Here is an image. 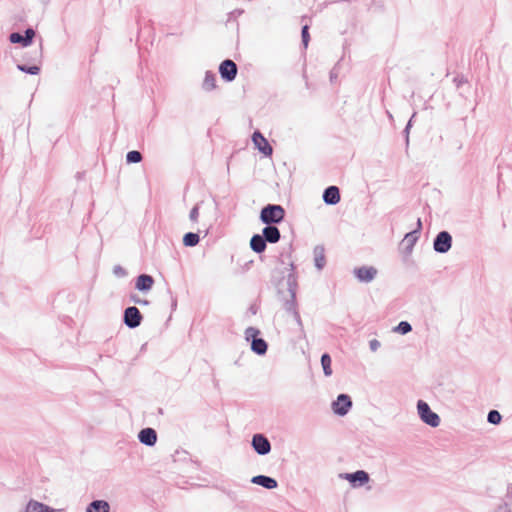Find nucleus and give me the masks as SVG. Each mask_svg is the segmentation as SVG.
I'll return each instance as SVG.
<instances>
[{
    "mask_svg": "<svg viewBox=\"0 0 512 512\" xmlns=\"http://www.w3.org/2000/svg\"><path fill=\"white\" fill-rule=\"evenodd\" d=\"M176 305H177L176 300H173V301H172V309H174V308L176 307Z\"/></svg>",
    "mask_w": 512,
    "mask_h": 512,
    "instance_id": "obj_44",
    "label": "nucleus"
},
{
    "mask_svg": "<svg viewBox=\"0 0 512 512\" xmlns=\"http://www.w3.org/2000/svg\"><path fill=\"white\" fill-rule=\"evenodd\" d=\"M394 332L400 333L402 335H405L412 331V326L407 321H401L394 329Z\"/></svg>",
    "mask_w": 512,
    "mask_h": 512,
    "instance_id": "obj_29",
    "label": "nucleus"
},
{
    "mask_svg": "<svg viewBox=\"0 0 512 512\" xmlns=\"http://www.w3.org/2000/svg\"><path fill=\"white\" fill-rule=\"evenodd\" d=\"M352 407V400L348 394H339L332 402V410L338 416H345Z\"/></svg>",
    "mask_w": 512,
    "mask_h": 512,
    "instance_id": "obj_9",
    "label": "nucleus"
},
{
    "mask_svg": "<svg viewBox=\"0 0 512 512\" xmlns=\"http://www.w3.org/2000/svg\"><path fill=\"white\" fill-rule=\"evenodd\" d=\"M35 37V30L32 27L27 28L24 34L19 32H13L9 35V41L13 44H21L23 47H27L32 44Z\"/></svg>",
    "mask_w": 512,
    "mask_h": 512,
    "instance_id": "obj_11",
    "label": "nucleus"
},
{
    "mask_svg": "<svg viewBox=\"0 0 512 512\" xmlns=\"http://www.w3.org/2000/svg\"><path fill=\"white\" fill-rule=\"evenodd\" d=\"M263 238L266 240L267 243L275 244L277 243L281 238L280 230L276 227V225H266L262 229Z\"/></svg>",
    "mask_w": 512,
    "mask_h": 512,
    "instance_id": "obj_17",
    "label": "nucleus"
},
{
    "mask_svg": "<svg viewBox=\"0 0 512 512\" xmlns=\"http://www.w3.org/2000/svg\"><path fill=\"white\" fill-rule=\"evenodd\" d=\"M340 477L348 480L354 487L363 486L368 483L370 479L369 474L364 470H357L352 473L340 474Z\"/></svg>",
    "mask_w": 512,
    "mask_h": 512,
    "instance_id": "obj_12",
    "label": "nucleus"
},
{
    "mask_svg": "<svg viewBox=\"0 0 512 512\" xmlns=\"http://www.w3.org/2000/svg\"><path fill=\"white\" fill-rule=\"evenodd\" d=\"M188 217H189L190 220H192V209L189 211Z\"/></svg>",
    "mask_w": 512,
    "mask_h": 512,
    "instance_id": "obj_45",
    "label": "nucleus"
},
{
    "mask_svg": "<svg viewBox=\"0 0 512 512\" xmlns=\"http://www.w3.org/2000/svg\"><path fill=\"white\" fill-rule=\"evenodd\" d=\"M183 244L186 247H192V231L187 232L183 236Z\"/></svg>",
    "mask_w": 512,
    "mask_h": 512,
    "instance_id": "obj_35",
    "label": "nucleus"
},
{
    "mask_svg": "<svg viewBox=\"0 0 512 512\" xmlns=\"http://www.w3.org/2000/svg\"><path fill=\"white\" fill-rule=\"evenodd\" d=\"M301 38H302V44L304 48L306 49L308 47L309 41H310V34H309V25L305 24L301 29Z\"/></svg>",
    "mask_w": 512,
    "mask_h": 512,
    "instance_id": "obj_31",
    "label": "nucleus"
},
{
    "mask_svg": "<svg viewBox=\"0 0 512 512\" xmlns=\"http://www.w3.org/2000/svg\"><path fill=\"white\" fill-rule=\"evenodd\" d=\"M188 189H189V185H186L185 190H184V199L186 198V194L188 192Z\"/></svg>",
    "mask_w": 512,
    "mask_h": 512,
    "instance_id": "obj_43",
    "label": "nucleus"
},
{
    "mask_svg": "<svg viewBox=\"0 0 512 512\" xmlns=\"http://www.w3.org/2000/svg\"><path fill=\"white\" fill-rule=\"evenodd\" d=\"M422 229V222H421V219L418 218L417 220V228L415 230H418V235L420 234V231Z\"/></svg>",
    "mask_w": 512,
    "mask_h": 512,
    "instance_id": "obj_40",
    "label": "nucleus"
},
{
    "mask_svg": "<svg viewBox=\"0 0 512 512\" xmlns=\"http://www.w3.org/2000/svg\"><path fill=\"white\" fill-rule=\"evenodd\" d=\"M452 247V236L448 231H440L433 240V249L435 252L444 254Z\"/></svg>",
    "mask_w": 512,
    "mask_h": 512,
    "instance_id": "obj_6",
    "label": "nucleus"
},
{
    "mask_svg": "<svg viewBox=\"0 0 512 512\" xmlns=\"http://www.w3.org/2000/svg\"><path fill=\"white\" fill-rule=\"evenodd\" d=\"M295 265L292 261L288 263V267L285 268L287 271L286 275H283L282 280L277 284L278 293L282 294V287H286L288 297H283V307L285 311L291 314L297 323L301 332L304 331L303 322L297 308L296 292H297V275L295 272Z\"/></svg>",
    "mask_w": 512,
    "mask_h": 512,
    "instance_id": "obj_1",
    "label": "nucleus"
},
{
    "mask_svg": "<svg viewBox=\"0 0 512 512\" xmlns=\"http://www.w3.org/2000/svg\"><path fill=\"white\" fill-rule=\"evenodd\" d=\"M154 278L149 274H140L135 281V288L140 292H148L154 285Z\"/></svg>",
    "mask_w": 512,
    "mask_h": 512,
    "instance_id": "obj_16",
    "label": "nucleus"
},
{
    "mask_svg": "<svg viewBox=\"0 0 512 512\" xmlns=\"http://www.w3.org/2000/svg\"><path fill=\"white\" fill-rule=\"evenodd\" d=\"M250 247L255 253H262L267 247V242L261 234H254L250 239Z\"/></svg>",
    "mask_w": 512,
    "mask_h": 512,
    "instance_id": "obj_21",
    "label": "nucleus"
},
{
    "mask_svg": "<svg viewBox=\"0 0 512 512\" xmlns=\"http://www.w3.org/2000/svg\"><path fill=\"white\" fill-rule=\"evenodd\" d=\"M21 512H27L26 508L23 511H21Z\"/></svg>",
    "mask_w": 512,
    "mask_h": 512,
    "instance_id": "obj_47",
    "label": "nucleus"
},
{
    "mask_svg": "<svg viewBox=\"0 0 512 512\" xmlns=\"http://www.w3.org/2000/svg\"><path fill=\"white\" fill-rule=\"evenodd\" d=\"M129 300L139 305H148L150 303L148 300L141 299L136 293H131L129 295Z\"/></svg>",
    "mask_w": 512,
    "mask_h": 512,
    "instance_id": "obj_32",
    "label": "nucleus"
},
{
    "mask_svg": "<svg viewBox=\"0 0 512 512\" xmlns=\"http://www.w3.org/2000/svg\"><path fill=\"white\" fill-rule=\"evenodd\" d=\"M137 24L139 26V30H141V20L140 19L137 20Z\"/></svg>",
    "mask_w": 512,
    "mask_h": 512,
    "instance_id": "obj_46",
    "label": "nucleus"
},
{
    "mask_svg": "<svg viewBox=\"0 0 512 512\" xmlns=\"http://www.w3.org/2000/svg\"><path fill=\"white\" fill-rule=\"evenodd\" d=\"M496 512H510L509 508L507 505H503V506H500Z\"/></svg>",
    "mask_w": 512,
    "mask_h": 512,
    "instance_id": "obj_39",
    "label": "nucleus"
},
{
    "mask_svg": "<svg viewBox=\"0 0 512 512\" xmlns=\"http://www.w3.org/2000/svg\"><path fill=\"white\" fill-rule=\"evenodd\" d=\"M331 357L328 353H323L321 356V366L323 368V373L326 377H329L332 375V368H331Z\"/></svg>",
    "mask_w": 512,
    "mask_h": 512,
    "instance_id": "obj_26",
    "label": "nucleus"
},
{
    "mask_svg": "<svg viewBox=\"0 0 512 512\" xmlns=\"http://www.w3.org/2000/svg\"><path fill=\"white\" fill-rule=\"evenodd\" d=\"M417 411L420 419L427 425L435 428L440 424V417L437 413L433 412L427 402L418 400Z\"/></svg>",
    "mask_w": 512,
    "mask_h": 512,
    "instance_id": "obj_4",
    "label": "nucleus"
},
{
    "mask_svg": "<svg viewBox=\"0 0 512 512\" xmlns=\"http://www.w3.org/2000/svg\"><path fill=\"white\" fill-rule=\"evenodd\" d=\"M502 416L497 410H490L487 415V421L490 424L497 425L501 422Z\"/></svg>",
    "mask_w": 512,
    "mask_h": 512,
    "instance_id": "obj_30",
    "label": "nucleus"
},
{
    "mask_svg": "<svg viewBox=\"0 0 512 512\" xmlns=\"http://www.w3.org/2000/svg\"><path fill=\"white\" fill-rule=\"evenodd\" d=\"M415 116H416V113H413V115L409 119V121H408V123H407V125H406V127H405V129L403 131V133L405 135L406 145H408V143H409V131H410V128L412 126V121L415 118Z\"/></svg>",
    "mask_w": 512,
    "mask_h": 512,
    "instance_id": "obj_34",
    "label": "nucleus"
},
{
    "mask_svg": "<svg viewBox=\"0 0 512 512\" xmlns=\"http://www.w3.org/2000/svg\"><path fill=\"white\" fill-rule=\"evenodd\" d=\"M339 74V63H337L330 71V81L334 82Z\"/></svg>",
    "mask_w": 512,
    "mask_h": 512,
    "instance_id": "obj_36",
    "label": "nucleus"
},
{
    "mask_svg": "<svg viewBox=\"0 0 512 512\" xmlns=\"http://www.w3.org/2000/svg\"><path fill=\"white\" fill-rule=\"evenodd\" d=\"M140 443L152 447L157 442V432L155 429L147 427L140 430L138 433Z\"/></svg>",
    "mask_w": 512,
    "mask_h": 512,
    "instance_id": "obj_14",
    "label": "nucleus"
},
{
    "mask_svg": "<svg viewBox=\"0 0 512 512\" xmlns=\"http://www.w3.org/2000/svg\"><path fill=\"white\" fill-rule=\"evenodd\" d=\"M17 69L23 73L30 74V75H38L41 71V68L39 65L33 64H17Z\"/></svg>",
    "mask_w": 512,
    "mask_h": 512,
    "instance_id": "obj_27",
    "label": "nucleus"
},
{
    "mask_svg": "<svg viewBox=\"0 0 512 512\" xmlns=\"http://www.w3.org/2000/svg\"><path fill=\"white\" fill-rule=\"evenodd\" d=\"M259 334L260 331L255 327H248L245 330V338L251 342V350L255 354L262 356L266 354L268 344L263 338L258 337Z\"/></svg>",
    "mask_w": 512,
    "mask_h": 512,
    "instance_id": "obj_3",
    "label": "nucleus"
},
{
    "mask_svg": "<svg viewBox=\"0 0 512 512\" xmlns=\"http://www.w3.org/2000/svg\"><path fill=\"white\" fill-rule=\"evenodd\" d=\"M143 316L136 306H128L123 312V323L130 329L141 325Z\"/></svg>",
    "mask_w": 512,
    "mask_h": 512,
    "instance_id": "obj_5",
    "label": "nucleus"
},
{
    "mask_svg": "<svg viewBox=\"0 0 512 512\" xmlns=\"http://www.w3.org/2000/svg\"><path fill=\"white\" fill-rule=\"evenodd\" d=\"M253 484L264 487L265 489L272 490L278 487V482L275 478L267 475H256L251 479Z\"/></svg>",
    "mask_w": 512,
    "mask_h": 512,
    "instance_id": "obj_18",
    "label": "nucleus"
},
{
    "mask_svg": "<svg viewBox=\"0 0 512 512\" xmlns=\"http://www.w3.org/2000/svg\"><path fill=\"white\" fill-rule=\"evenodd\" d=\"M216 74L212 71H206L204 80L202 82V89L206 92H210L217 87Z\"/></svg>",
    "mask_w": 512,
    "mask_h": 512,
    "instance_id": "obj_22",
    "label": "nucleus"
},
{
    "mask_svg": "<svg viewBox=\"0 0 512 512\" xmlns=\"http://www.w3.org/2000/svg\"><path fill=\"white\" fill-rule=\"evenodd\" d=\"M464 81H465V80H464V78H463V77H461V78H459V77H455V78H454V82L456 83L457 87H459L462 83H464Z\"/></svg>",
    "mask_w": 512,
    "mask_h": 512,
    "instance_id": "obj_38",
    "label": "nucleus"
},
{
    "mask_svg": "<svg viewBox=\"0 0 512 512\" xmlns=\"http://www.w3.org/2000/svg\"><path fill=\"white\" fill-rule=\"evenodd\" d=\"M25 508L27 512H55L50 506L32 499L27 503Z\"/></svg>",
    "mask_w": 512,
    "mask_h": 512,
    "instance_id": "obj_23",
    "label": "nucleus"
},
{
    "mask_svg": "<svg viewBox=\"0 0 512 512\" xmlns=\"http://www.w3.org/2000/svg\"><path fill=\"white\" fill-rule=\"evenodd\" d=\"M200 241L199 233L194 232V246H196Z\"/></svg>",
    "mask_w": 512,
    "mask_h": 512,
    "instance_id": "obj_41",
    "label": "nucleus"
},
{
    "mask_svg": "<svg viewBox=\"0 0 512 512\" xmlns=\"http://www.w3.org/2000/svg\"><path fill=\"white\" fill-rule=\"evenodd\" d=\"M353 274L359 282L370 283L376 278L378 270L374 266H360L354 268Z\"/></svg>",
    "mask_w": 512,
    "mask_h": 512,
    "instance_id": "obj_10",
    "label": "nucleus"
},
{
    "mask_svg": "<svg viewBox=\"0 0 512 512\" xmlns=\"http://www.w3.org/2000/svg\"><path fill=\"white\" fill-rule=\"evenodd\" d=\"M173 460L175 463L183 464H189L192 462L191 456L186 450H176L173 455Z\"/></svg>",
    "mask_w": 512,
    "mask_h": 512,
    "instance_id": "obj_25",
    "label": "nucleus"
},
{
    "mask_svg": "<svg viewBox=\"0 0 512 512\" xmlns=\"http://www.w3.org/2000/svg\"><path fill=\"white\" fill-rule=\"evenodd\" d=\"M193 213H194V221H195L197 219V216H198V208L196 206H194Z\"/></svg>",
    "mask_w": 512,
    "mask_h": 512,
    "instance_id": "obj_42",
    "label": "nucleus"
},
{
    "mask_svg": "<svg viewBox=\"0 0 512 512\" xmlns=\"http://www.w3.org/2000/svg\"><path fill=\"white\" fill-rule=\"evenodd\" d=\"M142 154L137 150H131L126 154V162L128 164H136L142 161Z\"/></svg>",
    "mask_w": 512,
    "mask_h": 512,
    "instance_id": "obj_28",
    "label": "nucleus"
},
{
    "mask_svg": "<svg viewBox=\"0 0 512 512\" xmlns=\"http://www.w3.org/2000/svg\"><path fill=\"white\" fill-rule=\"evenodd\" d=\"M113 274L116 277L123 278V277H125L127 275V271L121 265H115L113 267Z\"/></svg>",
    "mask_w": 512,
    "mask_h": 512,
    "instance_id": "obj_33",
    "label": "nucleus"
},
{
    "mask_svg": "<svg viewBox=\"0 0 512 512\" xmlns=\"http://www.w3.org/2000/svg\"><path fill=\"white\" fill-rule=\"evenodd\" d=\"M380 342L377 339H372L369 341V348L372 352H375L380 347Z\"/></svg>",
    "mask_w": 512,
    "mask_h": 512,
    "instance_id": "obj_37",
    "label": "nucleus"
},
{
    "mask_svg": "<svg viewBox=\"0 0 512 512\" xmlns=\"http://www.w3.org/2000/svg\"><path fill=\"white\" fill-rule=\"evenodd\" d=\"M237 73L238 67L233 60L225 59L220 63L219 74L224 81L232 82L235 80Z\"/></svg>",
    "mask_w": 512,
    "mask_h": 512,
    "instance_id": "obj_7",
    "label": "nucleus"
},
{
    "mask_svg": "<svg viewBox=\"0 0 512 512\" xmlns=\"http://www.w3.org/2000/svg\"><path fill=\"white\" fill-rule=\"evenodd\" d=\"M252 141L257 149L265 156H271L273 149L267 139L262 135L260 131H255L252 135Z\"/></svg>",
    "mask_w": 512,
    "mask_h": 512,
    "instance_id": "obj_13",
    "label": "nucleus"
},
{
    "mask_svg": "<svg viewBox=\"0 0 512 512\" xmlns=\"http://www.w3.org/2000/svg\"><path fill=\"white\" fill-rule=\"evenodd\" d=\"M251 446L254 449V451L261 456H265L269 454L271 451V443L269 439L261 433L253 435L251 440Z\"/></svg>",
    "mask_w": 512,
    "mask_h": 512,
    "instance_id": "obj_8",
    "label": "nucleus"
},
{
    "mask_svg": "<svg viewBox=\"0 0 512 512\" xmlns=\"http://www.w3.org/2000/svg\"><path fill=\"white\" fill-rule=\"evenodd\" d=\"M419 239L418 230H413L404 236L401 245L403 246V249L405 253L410 254L416 244V242Z\"/></svg>",
    "mask_w": 512,
    "mask_h": 512,
    "instance_id": "obj_19",
    "label": "nucleus"
},
{
    "mask_svg": "<svg viewBox=\"0 0 512 512\" xmlns=\"http://www.w3.org/2000/svg\"><path fill=\"white\" fill-rule=\"evenodd\" d=\"M86 512H110V506L105 500H93L88 504Z\"/></svg>",
    "mask_w": 512,
    "mask_h": 512,
    "instance_id": "obj_24",
    "label": "nucleus"
},
{
    "mask_svg": "<svg viewBox=\"0 0 512 512\" xmlns=\"http://www.w3.org/2000/svg\"><path fill=\"white\" fill-rule=\"evenodd\" d=\"M314 265L318 270H322L326 265L325 248L323 245H316L313 249Z\"/></svg>",
    "mask_w": 512,
    "mask_h": 512,
    "instance_id": "obj_20",
    "label": "nucleus"
},
{
    "mask_svg": "<svg viewBox=\"0 0 512 512\" xmlns=\"http://www.w3.org/2000/svg\"><path fill=\"white\" fill-rule=\"evenodd\" d=\"M285 218V209L279 204H267L260 211L259 219L265 225H277Z\"/></svg>",
    "mask_w": 512,
    "mask_h": 512,
    "instance_id": "obj_2",
    "label": "nucleus"
},
{
    "mask_svg": "<svg viewBox=\"0 0 512 512\" xmlns=\"http://www.w3.org/2000/svg\"><path fill=\"white\" fill-rule=\"evenodd\" d=\"M323 201L327 205H336L340 202V190L337 186H328L322 195Z\"/></svg>",
    "mask_w": 512,
    "mask_h": 512,
    "instance_id": "obj_15",
    "label": "nucleus"
}]
</instances>
